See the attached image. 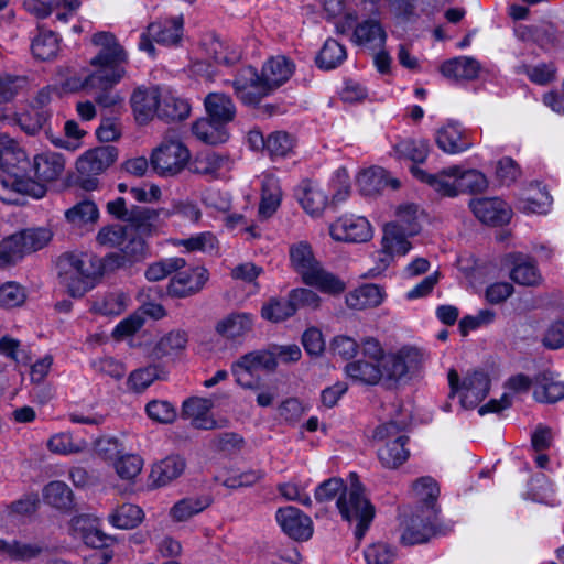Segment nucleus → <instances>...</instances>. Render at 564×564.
Segmentation results:
<instances>
[{"instance_id":"f257e3e1","label":"nucleus","mask_w":564,"mask_h":564,"mask_svg":"<svg viewBox=\"0 0 564 564\" xmlns=\"http://www.w3.org/2000/svg\"><path fill=\"white\" fill-rule=\"evenodd\" d=\"M128 267L131 265L120 250L104 258L66 252L57 261L61 282L73 297L84 296L94 288L97 278Z\"/></svg>"},{"instance_id":"f03ea898","label":"nucleus","mask_w":564,"mask_h":564,"mask_svg":"<svg viewBox=\"0 0 564 564\" xmlns=\"http://www.w3.org/2000/svg\"><path fill=\"white\" fill-rule=\"evenodd\" d=\"M0 167L6 175L0 176V198L6 200L9 193L28 195L33 198L45 196V185L25 175L30 162L25 151L8 134H0Z\"/></svg>"},{"instance_id":"7ed1b4c3","label":"nucleus","mask_w":564,"mask_h":564,"mask_svg":"<svg viewBox=\"0 0 564 564\" xmlns=\"http://www.w3.org/2000/svg\"><path fill=\"white\" fill-rule=\"evenodd\" d=\"M91 43L99 47V51L90 61L95 70L88 75L89 85L118 84L126 75L127 52L118 42L116 35L110 32L95 33Z\"/></svg>"},{"instance_id":"20e7f679","label":"nucleus","mask_w":564,"mask_h":564,"mask_svg":"<svg viewBox=\"0 0 564 564\" xmlns=\"http://www.w3.org/2000/svg\"><path fill=\"white\" fill-rule=\"evenodd\" d=\"M365 489L356 474L350 475V487L337 499V508L344 520L355 522V536L360 541L375 517V507L364 494Z\"/></svg>"},{"instance_id":"39448f33","label":"nucleus","mask_w":564,"mask_h":564,"mask_svg":"<svg viewBox=\"0 0 564 564\" xmlns=\"http://www.w3.org/2000/svg\"><path fill=\"white\" fill-rule=\"evenodd\" d=\"M52 239L46 228H29L14 232L0 242V268L17 264L24 256L44 248Z\"/></svg>"},{"instance_id":"423d86ee","label":"nucleus","mask_w":564,"mask_h":564,"mask_svg":"<svg viewBox=\"0 0 564 564\" xmlns=\"http://www.w3.org/2000/svg\"><path fill=\"white\" fill-rule=\"evenodd\" d=\"M448 383L451 387V394L455 393L460 395V404L465 409L476 408L488 394L490 389L489 376L480 370L468 373L462 384H459V376L455 369L448 372Z\"/></svg>"},{"instance_id":"0eeeda50","label":"nucleus","mask_w":564,"mask_h":564,"mask_svg":"<svg viewBox=\"0 0 564 564\" xmlns=\"http://www.w3.org/2000/svg\"><path fill=\"white\" fill-rule=\"evenodd\" d=\"M191 154L178 140L165 139L151 154V167L161 176H174L187 165Z\"/></svg>"},{"instance_id":"6e6552de","label":"nucleus","mask_w":564,"mask_h":564,"mask_svg":"<svg viewBox=\"0 0 564 564\" xmlns=\"http://www.w3.org/2000/svg\"><path fill=\"white\" fill-rule=\"evenodd\" d=\"M278 366L275 354L268 350H256L241 356L231 366L236 382L245 389H257L258 381L245 380V377L258 370L274 371Z\"/></svg>"},{"instance_id":"1a4fd4ad","label":"nucleus","mask_w":564,"mask_h":564,"mask_svg":"<svg viewBox=\"0 0 564 564\" xmlns=\"http://www.w3.org/2000/svg\"><path fill=\"white\" fill-rule=\"evenodd\" d=\"M501 264L509 270V278L519 285L539 286L543 283L538 262L530 254L519 251L509 252L501 259Z\"/></svg>"},{"instance_id":"9d476101","label":"nucleus","mask_w":564,"mask_h":564,"mask_svg":"<svg viewBox=\"0 0 564 564\" xmlns=\"http://www.w3.org/2000/svg\"><path fill=\"white\" fill-rule=\"evenodd\" d=\"M232 85L237 97L247 106L259 105L263 97L273 91L251 66L242 68Z\"/></svg>"},{"instance_id":"9b49d317","label":"nucleus","mask_w":564,"mask_h":564,"mask_svg":"<svg viewBox=\"0 0 564 564\" xmlns=\"http://www.w3.org/2000/svg\"><path fill=\"white\" fill-rule=\"evenodd\" d=\"M419 351L412 348H403L398 354L389 355L382 359V381L388 388L394 386L409 372L419 367Z\"/></svg>"},{"instance_id":"f8f14e48","label":"nucleus","mask_w":564,"mask_h":564,"mask_svg":"<svg viewBox=\"0 0 564 564\" xmlns=\"http://www.w3.org/2000/svg\"><path fill=\"white\" fill-rule=\"evenodd\" d=\"M275 518L283 532L296 541H306L313 534L311 518L295 507L278 509Z\"/></svg>"},{"instance_id":"ddd939ff","label":"nucleus","mask_w":564,"mask_h":564,"mask_svg":"<svg viewBox=\"0 0 564 564\" xmlns=\"http://www.w3.org/2000/svg\"><path fill=\"white\" fill-rule=\"evenodd\" d=\"M330 236L338 241L366 242L372 237L369 221L365 217H340L329 227Z\"/></svg>"},{"instance_id":"4468645a","label":"nucleus","mask_w":564,"mask_h":564,"mask_svg":"<svg viewBox=\"0 0 564 564\" xmlns=\"http://www.w3.org/2000/svg\"><path fill=\"white\" fill-rule=\"evenodd\" d=\"M474 215L484 224L502 226L510 221L512 210L499 198H478L469 202Z\"/></svg>"},{"instance_id":"2eb2a0df","label":"nucleus","mask_w":564,"mask_h":564,"mask_svg":"<svg viewBox=\"0 0 564 564\" xmlns=\"http://www.w3.org/2000/svg\"><path fill=\"white\" fill-rule=\"evenodd\" d=\"M118 158V150L113 145H101L88 150L76 163L78 173L82 176L98 175L115 163Z\"/></svg>"},{"instance_id":"dca6fc26","label":"nucleus","mask_w":564,"mask_h":564,"mask_svg":"<svg viewBox=\"0 0 564 564\" xmlns=\"http://www.w3.org/2000/svg\"><path fill=\"white\" fill-rule=\"evenodd\" d=\"M208 280L205 268L196 267L175 274L167 285V294L173 297H187L198 293Z\"/></svg>"},{"instance_id":"f3484780","label":"nucleus","mask_w":564,"mask_h":564,"mask_svg":"<svg viewBox=\"0 0 564 564\" xmlns=\"http://www.w3.org/2000/svg\"><path fill=\"white\" fill-rule=\"evenodd\" d=\"M411 172L417 180L426 183L441 196L455 197L459 194L457 183L458 166H451L436 174H430L413 165Z\"/></svg>"},{"instance_id":"a211bd4d","label":"nucleus","mask_w":564,"mask_h":564,"mask_svg":"<svg viewBox=\"0 0 564 564\" xmlns=\"http://www.w3.org/2000/svg\"><path fill=\"white\" fill-rule=\"evenodd\" d=\"M437 510H429L426 514L416 512L405 522V529L401 535V542L414 545L426 542L433 533V522Z\"/></svg>"},{"instance_id":"6ab92c4d","label":"nucleus","mask_w":564,"mask_h":564,"mask_svg":"<svg viewBox=\"0 0 564 564\" xmlns=\"http://www.w3.org/2000/svg\"><path fill=\"white\" fill-rule=\"evenodd\" d=\"M253 316L246 312H234L219 319L215 325V332L230 340L242 338L252 332Z\"/></svg>"},{"instance_id":"aec40b11","label":"nucleus","mask_w":564,"mask_h":564,"mask_svg":"<svg viewBox=\"0 0 564 564\" xmlns=\"http://www.w3.org/2000/svg\"><path fill=\"white\" fill-rule=\"evenodd\" d=\"M130 102L137 121L140 123H145L151 120L154 115L159 116V88H138L133 91Z\"/></svg>"},{"instance_id":"412c9836","label":"nucleus","mask_w":564,"mask_h":564,"mask_svg":"<svg viewBox=\"0 0 564 564\" xmlns=\"http://www.w3.org/2000/svg\"><path fill=\"white\" fill-rule=\"evenodd\" d=\"M291 267L297 272L305 283L321 267L315 259L311 245L307 241H299L290 246Z\"/></svg>"},{"instance_id":"4be33fe9","label":"nucleus","mask_w":564,"mask_h":564,"mask_svg":"<svg viewBox=\"0 0 564 564\" xmlns=\"http://www.w3.org/2000/svg\"><path fill=\"white\" fill-rule=\"evenodd\" d=\"M65 169V160L56 152H44L33 159L32 170L36 182L44 185L45 182L56 181Z\"/></svg>"},{"instance_id":"5701e85b","label":"nucleus","mask_w":564,"mask_h":564,"mask_svg":"<svg viewBox=\"0 0 564 564\" xmlns=\"http://www.w3.org/2000/svg\"><path fill=\"white\" fill-rule=\"evenodd\" d=\"M480 64L477 59L467 56H459L445 61L440 72L443 76L455 80L476 79L480 72Z\"/></svg>"},{"instance_id":"b1692460","label":"nucleus","mask_w":564,"mask_h":564,"mask_svg":"<svg viewBox=\"0 0 564 564\" xmlns=\"http://www.w3.org/2000/svg\"><path fill=\"white\" fill-rule=\"evenodd\" d=\"M383 289L377 284H364L346 295V304L352 310H367L379 306L384 300Z\"/></svg>"},{"instance_id":"393cba45","label":"nucleus","mask_w":564,"mask_h":564,"mask_svg":"<svg viewBox=\"0 0 564 564\" xmlns=\"http://www.w3.org/2000/svg\"><path fill=\"white\" fill-rule=\"evenodd\" d=\"M294 72V64L285 56L270 58L262 67L261 76L272 90L283 85Z\"/></svg>"},{"instance_id":"a878e982","label":"nucleus","mask_w":564,"mask_h":564,"mask_svg":"<svg viewBox=\"0 0 564 564\" xmlns=\"http://www.w3.org/2000/svg\"><path fill=\"white\" fill-rule=\"evenodd\" d=\"M436 144L442 151L449 154L464 152L471 147L465 132L458 124L452 122L437 130Z\"/></svg>"},{"instance_id":"bb28decb","label":"nucleus","mask_w":564,"mask_h":564,"mask_svg":"<svg viewBox=\"0 0 564 564\" xmlns=\"http://www.w3.org/2000/svg\"><path fill=\"white\" fill-rule=\"evenodd\" d=\"M207 117L217 124L231 122L236 116V107L231 98L221 93H210L205 98Z\"/></svg>"},{"instance_id":"cd10ccee","label":"nucleus","mask_w":564,"mask_h":564,"mask_svg":"<svg viewBox=\"0 0 564 564\" xmlns=\"http://www.w3.org/2000/svg\"><path fill=\"white\" fill-rule=\"evenodd\" d=\"M229 156L215 151L199 152L191 162L188 161V170L198 175L216 177L218 172L227 166Z\"/></svg>"},{"instance_id":"c85d7f7f","label":"nucleus","mask_w":564,"mask_h":564,"mask_svg":"<svg viewBox=\"0 0 564 564\" xmlns=\"http://www.w3.org/2000/svg\"><path fill=\"white\" fill-rule=\"evenodd\" d=\"M409 441V437H399L383 444L378 449L381 465L388 469H397L403 465L410 457Z\"/></svg>"},{"instance_id":"c756f323","label":"nucleus","mask_w":564,"mask_h":564,"mask_svg":"<svg viewBox=\"0 0 564 564\" xmlns=\"http://www.w3.org/2000/svg\"><path fill=\"white\" fill-rule=\"evenodd\" d=\"M185 466V460L181 456H167L152 467L150 474L152 485L155 487L167 485L182 475Z\"/></svg>"},{"instance_id":"7c9ffc66","label":"nucleus","mask_w":564,"mask_h":564,"mask_svg":"<svg viewBox=\"0 0 564 564\" xmlns=\"http://www.w3.org/2000/svg\"><path fill=\"white\" fill-rule=\"evenodd\" d=\"M159 219V210L145 206H131L129 216L126 220L130 228V232L137 235H151L155 229V224Z\"/></svg>"},{"instance_id":"2f4dec72","label":"nucleus","mask_w":564,"mask_h":564,"mask_svg":"<svg viewBox=\"0 0 564 564\" xmlns=\"http://www.w3.org/2000/svg\"><path fill=\"white\" fill-rule=\"evenodd\" d=\"M386 32L380 23L375 20H366L359 23L354 31L352 41L369 50L381 48L386 43Z\"/></svg>"},{"instance_id":"473e14b6","label":"nucleus","mask_w":564,"mask_h":564,"mask_svg":"<svg viewBox=\"0 0 564 564\" xmlns=\"http://www.w3.org/2000/svg\"><path fill=\"white\" fill-rule=\"evenodd\" d=\"M183 20L181 17L153 22L149 25V34L154 42L163 45H175L182 39Z\"/></svg>"},{"instance_id":"72a5a7b5","label":"nucleus","mask_w":564,"mask_h":564,"mask_svg":"<svg viewBox=\"0 0 564 564\" xmlns=\"http://www.w3.org/2000/svg\"><path fill=\"white\" fill-rule=\"evenodd\" d=\"M410 235L405 232L398 224H386L382 236V251L388 256H404L411 249L408 241Z\"/></svg>"},{"instance_id":"f704fd0d","label":"nucleus","mask_w":564,"mask_h":564,"mask_svg":"<svg viewBox=\"0 0 564 564\" xmlns=\"http://www.w3.org/2000/svg\"><path fill=\"white\" fill-rule=\"evenodd\" d=\"M88 516H77L70 521L73 530L78 534L83 542L93 549L104 550L108 546L109 538L100 530L90 525Z\"/></svg>"},{"instance_id":"c9c22d12","label":"nucleus","mask_w":564,"mask_h":564,"mask_svg":"<svg viewBox=\"0 0 564 564\" xmlns=\"http://www.w3.org/2000/svg\"><path fill=\"white\" fill-rule=\"evenodd\" d=\"M227 124H217L210 118H202L194 122L192 130L195 137L206 144H220L228 140L229 133Z\"/></svg>"},{"instance_id":"e433bc0d","label":"nucleus","mask_w":564,"mask_h":564,"mask_svg":"<svg viewBox=\"0 0 564 564\" xmlns=\"http://www.w3.org/2000/svg\"><path fill=\"white\" fill-rule=\"evenodd\" d=\"M347 376L354 381L365 384H377L382 379V370L378 362L358 359L345 367Z\"/></svg>"},{"instance_id":"4c0bfd02","label":"nucleus","mask_w":564,"mask_h":564,"mask_svg":"<svg viewBox=\"0 0 564 564\" xmlns=\"http://www.w3.org/2000/svg\"><path fill=\"white\" fill-rule=\"evenodd\" d=\"M43 499L51 507L69 511L74 507L72 489L63 481H51L43 489Z\"/></svg>"},{"instance_id":"58836bf2","label":"nucleus","mask_w":564,"mask_h":564,"mask_svg":"<svg viewBox=\"0 0 564 564\" xmlns=\"http://www.w3.org/2000/svg\"><path fill=\"white\" fill-rule=\"evenodd\" d=\"M128 301L122 292H107L93 301L90 311L105 316L120 315L126 311Z\"/></svg>"},{"instance_id":"ea45409f","label":"nucleus","mask_w":564,"mask_h":564,"mask_svg":"<svg viewBox=\"0 0 564 564\" xmlns=\"http://www.w3.org/2000/svg\"><path fill=\"white\" fill-rule=\"evenodd\" d=\"M207 496L186 497L177 501L171 509V517L178 522L187 521L193 516L202 512L210 505Z\"/></svg>"},{"instance_id":"a19ab883","label":"nucleus","mask_w":564,"mask_h":564,"mask_svg":"<svg viewBox=\"0 0 564 564\" xmlns=\"http://www.w3.org/2000/svg\"><path fill=\"white\" fill-rule=\"evenodd\" d=\"M31 50L37 59L48 61L59 51V39L53 31L40 29L32 41Z\"/></svg>"},{"instance_id":"79ce46f5","label":"nucleus","mask_w":564,"mask_h":564,"mask_svg":"<svg viewBox=\"0 0 564 564\" xmlns=\"http://www.w3.org/2000/svg\"><path fill=\"white\" fill-rule=\"evenodd\" d=\"M281 203V189L279 182L273 176H267L262 182V195L259 205V214L264 217H271Z\"/></svg>"},{"instance_id":"37998d69","label":"nucleus","mask_w":564,"mask_h":564,"mask_svg":"<svg viewBox=\"0 0 564 564\" xmlns=\"http://www.w3.org/2000/svg\"><path fill=\"white\" fill-rule=\"evenodd\" d=\"M413 490L422 502L416 512L426 514L429 510H437L435 505L440 495V488L433 478L422 477L417 479L413 484Z\"/></svg>"},{"instance_id":"c03bdc74","label":"nucleus","mask_w":564,"mask_h":564,"mask_svg":"<svg viewBox=\"0 0 564 564\" xmlns=\"http://www.w3.org/2000/svg\"><path fill=\"white\" fill-rule=\"evenodd\" d=\"M347 57L346 48L339 42L328 39L316 57V64L322 69H334Z\"/></svg>"},{"instance_id":"a18cd8bd","label":"nucleus","mask_w":564,"mask_h":564,"mask_svg":"<svg viewBox=\"0 0 564 564\" xmlns=\"http://www.w3.org/2000/svg\"><path fill=\"white\" fill-rule=\"evenodd\" d=\"M189 111L187 101L172 95H160L159 118L167 121H181L189 116Z\"/></svg>"},{"instance_id":"49530a36","label":"nucleus","mask_w":564,"mask_h":564,"mask_svg":"<svg viewBox=\"0 0 564 564\" xmlns=\"http://www.w3.org/2000/svg\"><path fill=\"white\" fill-rule=\"evenodd\" d=\"M99 217L96 204L91 200H82L65 212L66 220L74 227L95 224Z\"/></svg>"},{"instance_id":"de8ad7c7","label":"nucleus","mask_w":564,"mask_h":564,"mask_svg":"<svg viewBox=\"0 0 564 564\" xmlns=\"http://www.w3.org/2000/svg\"><path fill=\"white\" fill-rule=\"evenodd\" d=\"M50 117V109L30 107L25 112L18 116L15 121L25 133L34 135L45 128Z\"/></svg>"},{"instance_id":"09e8293b","label":"nucleus","mask_w":564,"mask_h":564,"mask_svg":"<svg viewBox=\"0 0 564 564\" xmlns=\"http://www.w3.org/2000/svg\"><path fill=\"white\" fill-rule=\"evenodd\" d=\"M142 509L132 503H123L118 507L110 516L109 521L119 529H133L143 520Z\"/></svg>"},{"instance_id":"8fccbe9b","label":"nucleus","mask_w":564,"mask_h":564,"mask_svg":"<svg viewBox=\"0 0 564 564\" xmlns=\"http://www.w3.org/2000/svg\"><path fill=\"white\" fill-rule=\"evenodd\" d=\"M204 45L207 57L215 65L231 66L238 63L241 57L239 52L230 50L218 39H212Z\"/></svg>"},{"instance_id":"3c124183","label":"nucleus","mask_w":564,"mask_h":564,"mask_svg":"<svg viewBox=\"0 0 564 564\" xmlns=\"http://www.w3.org/2000/svg\"><path fill=\"white\" fill-rule=\"evenodd\" d=\"M116 84L111 85H96L90 86L88 83V75L82 83V88L86 90L87 94L94 97L95 102L102 108H116L121 105V97L112 91V88Z\"/></svg>"},{"instance_id":"603ef678","label":"nucleus","mask_w":564,"mask_h":564,"mask_svg":"<svg viewBox=\"0 0 564 564\" xmlns=\"http://www.w3.org/2000/svg\"><path fill=\"white\" fill-rule=\"evenodd\" d=\"M533 394L539 402H557L564 398V383L543 375L538 378Z\"/></svg>"},{"instance_id":"864d4df0","label":"nucleus","mask_w":564,"mask_h":564,"mask_svg":"<svg viewBox=\"0 0 564 564\" xmlns=\"http://www.w3.org/2000/svg\"><path fill=\"white\" fill-rule=\"evenodd\" d=\"M306 285L315 286L319 291L333 295L340 294L345 291L346 284L339 278L325 271L319 267L312 276L305 282Z\"/></svg>"},{"instance_id":"5fc2aeb1","label":"nucleus","mask_w":564,"mask_h":564,"mask_svg":"<svg viewBox=\"0 0 564 564\" xmlns=\"http://www.w3.org/2000/svg\"><path fill=\"white\" fill-rule=\"evenodd\" d=\"M458 193H482L488 187V181L485 174L477 170L457 172Z\"/></svg>"},{"instance_id":"6e6d98bb","label":"nucleus","mask_w":564,"mask_h":564,"mask_svg":"<svg viewBox=\"0 0 564 564\" xmlns=\"http://www.w3.org/2000/svg\"><path fill=\"white\" fill-rule=\"evenodd\" d=\"M400 158L414 163H423L429 154V143L425 140L404 139L394 145Z\"/></svg>"},{"instance_id":"4d7b16f0","label":"nucleus","mask_w":564,"mask_h":564,"mask_svg":"<svg viewBox=\"0 0 564 564\" xmlns=\"http://www.w3.org/2000/svg\"><path fill=\"white\" fill-rule=\"evenodd\" d=\"M293 315L294 312L289 299L283 301L281 299L271 297L261 307L262 318L272 323L283 322Z\"/></svg>"},{"instance_id":"13d9d810","label":"nucleus","mask_w":564,"mask_h":564,"mask_svg":"<svg viewBox=\"0 0 564 564\" xmlns=\"http://www.w3.org/2000/svg\"><path fill=\"white\" fill-rule=\"evenodd\" d=\"M185 265L186 261L183 258L165 259L149 265L145 270V278L153 282L160 281L169 274L183 269Z\"/></svg>"},{"instance_id":"bf43d9fd","label":"nucleus","mask_w":564,"mask_h":564,"mask_svg":"<svg viewBox=\"0 0 564 564\" xmlns=\"http://www.w3.org/2000/svg\"><path fill=\"white\" fill-rule=\"evenodd\" d=\"M130 234L129 226L115 224L102 227L97 234V241L102 246L121 247Z\"/></svg>"},{"instance_id":"052dcab7","label":"nucleus","mask_w":564,"mask_h":564,"mask_svg":"<svg viewBox=\"0 0 564 564\" xmlns=\"http://www.w3.org/2000/svg\"><path fill=\"white\" fill-rule=\"evenodd\" d=\"M245 446V438L236 432H224L216 434L210 440V447L217 452L235 454Z\"/></svg>"},{"instance_id":"680f3d73","label":"nucleus","mask_w":564,"mask_h":564,"mask_svg":"<svg viewBox=\"0 0 564 564\" xmlns=\"http://www.w3.org/2000/svg\"><path fill=\"white\" fill-rule=\"evenodd\" d=\"M398 220L391 224H398L409 235H416L421 229L419 223V206L415 204H405L399 206L397 210Z\"/></svg>"},{"instance_id":"e2e57ef3","label":"nucleus","mask_w":564,"mask_h":564,"mask_svg":"<svg viewBox=\"0 0 564 564\" xmlns=\"http://www.w3.org/2000/svg\"><path fill=\"white\" fill-rule=\"evenodd\" d=\"M120 252L130 265L140 262L147 257L148 248L145 240L140 235L130 232L128 239L121 246Z\"/></svg>"},{"instance_id":"0e129e2a","label":"nucleus","mask_w":564,"mask_h":564,"mask_svg":"<svg viewBox=\"0 0 564 564\" xmlns=\"http://www.w3.org/2000/svg\"><path fill=\"white\" fill-rule=\"evenodd\" d=\"M143 459L139 455H121L115 462V468L118 476L126 480L134 479L142 470Z\"/></svg>"},{"instance_id":"69168bd1","label":"nucleus","mask_w":564,"mask_h":564,"mask_svg":"<svg viewBox=\"0 0 564 564\" xmlns=\"http://www.w3.org/2000/svg\"><path fill=\"white\" fill-rule=\"evenodd\" d=\"M289 301L294 314L300 308L316 310L319 306L321 297L316 292L305 288L294 289L289 293Z\"/></svg>"},{"instance_id":"338daca9","label":"nucleus","mask_w":564,"mask_h":564,"mask_svg":"<svg viewBox=\"0 0 564 564\" xmlns=\"http://www.w3.org/2000/svg\"><path fill=\"white\" fill-rule=\"evenodd\" d=\"M26 84L25 76L0 75V104L11 101L20 90L25 88Z\"/></svg>"},{"instance_id":"774afa93","label":"nucleus","mask_w":564,"mask_h":564,"mask_svg":"<svg viewBox=\"0 0 564 564\" xmlns=\"http://www.w3.org/2000/svg\"><path fill=\"white\" fill-rule=\"evenodd\" d=\"M293 148V139L283 131L272 132L267 138L265 150L271 156H285Z\"/></svg>"}]
</instances>
